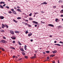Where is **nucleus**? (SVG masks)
Wrapping results in <instances>:
<instances>
[{
	"mask_svg": "<svg viewBox=\"0 0 63 63\" xmlns=\"http://www.w3.org/2000/svg\"><path fill=\"white\" fill-rule=\"evenodd\" d=\"M2 26L4 27H6L7 28H8L9 27V26H8L7 25L5 24L4 25L3 24H2Z\"/></svg>",
	"mask_w": 63,
	"mask_h": 63,
	"instance_id": "nucleus-1",
	"label": "nucleus"
},
{
	"mask_svg": "<svg viewBox=\"0 0 63 63\" xmlns=\"http://www.w3.org/2000/svg\"><path fill=\"white\" fill-rule=\"evenodd\" d=\"M6 43V41L3 40H1L0 41V43Z\"/></svg>",
	"mask_w": 63,
	"mask_h": 63,
	"instance_id": "nucleus-2",
	"label": "nucleus"
},
{
	"mask_svg": "<svg viewBox=\"0 0 63 63\" xmlns=\"http://www.w3.org/2000/svg\"><path fill=\"white\" fill-rule=\"evenodd\" d=\"M48 26H51V27H54V25L52 24H49L48 25Z\"/></svg>",
	"mask_w": 63,
	"mask_h": 63,
	"instance_id": "nucleus-3",
	"label": "nucleus"
},
{
	"mask_svg": "<svg viewBox=\"0 0 63 63\" xmlns=\"http://www.w3.org/2000/svg\"><path fill=\"white\" fill-rule=\"evenodd\" d=\"M10 32L12 34V35H14V32H13V31H10Z\"/></svg>",
	"mask_w": 63,
	"mask_h": 63,
	"instance_id": "nucleus-4",
	"label": "nucleus"
},
{
	"mask_svg": "<svg viewBox=\"0 0 63 63\" xmlns=\"http://www.w3.org/2000/svg\"><path fill=\"white\" fill-rule=\"evenodd\" d=\"M0 49H1L2 51H5V49L2 47H0Z\"/></svg>",
	"mask_w": 63,
	"mask_h": 63,
	"instance_id": "nucleus-5",
	"label": "nucleus"
},
{
	"mask_svg": "<svg viewBox=\"0 0 63 63\" xmlns=\"http://www.w3.org/2000/svg\"><path fill=\"white\" fill-rule=\"evenodd\" d=\"M32 22L33 23H35L36 24H38V22L36 21H33Z\"/></svg>",
	"mask_w": 63,
	"mask_h": 63,
	"instance_id": "nucleus-6",
	"label": "nucleus"
},
{
	"mask_svg": "<svg viewBox=\"0 0 63 63\" xmlns=\"http://www.w3.org/2000/svg\"><path fill=\"white\" fill-rule=\"evenodd\" d=\"M4 18V17L3 16H0V19H3Z\"/></svg>",
	"mask_w": 63,
	"mask_h": 63,
	"instance_id": "nucleus-7",
	"label": "nucleus"
},
{
	"mask_svg": "<svg viewBox=\"0 0 63 63\" xmlns=\"http://www.w3.org/2000/svg\"><path fill=\"white\" fill-rule=\"evenodd\" d=\"M17 11L18 12H21L22 11L20 10V9H17Z\"/></svg>",
	"mask_w": 63,
	"mask_h": 63,
	"instance_id": "nucleus-8",
	"label": "nucleus"
},
{
	"mask_svg": "<svg viewBox=\"0 0 63 63\" xmlns=\"http://www.w3.org/2000/svg\"><path fill=\"white\" fill-rule=\"evenodd\" d=\"M54 45H56L58 46H59V47H61V45L59 44H54Z\"/></svg>",
	"mask_w": 63,
	"mask_h": 63,
	"instance_id": "nucleus-9",
	"label": "nucleus"
},
{
	"mask_svg": "<svg viewBox=\"0 0 63 63\" xmlns=\"http://www.w3.org/2000/svg\"><path fill=\"white\" fill-rule=\"evenodd\" d=\"M36 57L34 56H32V57H31V59H34V58H35Z\"/></svg>",
	"mask_w": 63,
	"mask_h": 63,
	"instance_id": "nucleus-10",
	"label": "nucleus"
},
{
	"mask_svg": "<svg viewBox=\"0 0 63 63\" xmlns=\"http://www.w3.org/2000/svg\"><path fill=\"white\" fill-rule=\"evenodd\" d=\"M13 13L14 14H15V15H16L17 14L16 13V11H13Z\"/></svg>",
	"mask_w": 63,
	"mask_h": 63,
	"instance_id": "nucleus-11",
	"label": "nucleus"
},
{
	"mask_svg": "<svg viewBox=\"0 0 63 63\" xmlns=\"http://www.w3.org/2000/svg\"><path fill=\"white\" fill-rule=\"evenodd\" d=\"M15 33H19V32L18 31H15Z\"/></svg>",
	"mask_w": 63,
	"mask_h": 63,
	"instance_id": "nucleus-12",
	"label": "nucleus"
},
{
	"mask_svg": "<svg viewBox=\"0 0 63 63\" xmlns=\"http://www.w3.org/2000/svg\"><path fill=\"white\" fill-rule=\"evenodd\" d=\"M47 3L46 2H44L43 3H42V4H47Z\"/></svg>",
	"mask_w": 63,
	"mask_h": 63,
	"instance_id": "nucleus-13",
	"label": "nucleus"
},
{
	"mask_svg": "<svg viewBox=\"0 0 63 63\" xmlns=\"http://www.w3.org/2000/svg\"><path fill=\"white\" fill-rule=\"evenodd\" d=\"M57 52V51L55 50L53 52V53H55Z\"/></svg>",
	"mask_w": 63,
	"mask_h": 63,
	"instance_id": "nucleus-14",
	"label": "nucleus"
},
{
	"mask_svg": "<svg viewBox=\"0 0 63 63\" xmlns=\"http://www.w3.org/2000/svg\"><path fill=\"white\" fill-rule=\"evenodd\" d=\"M13 21L14 22H15L16 23H17V21L16 20H15L14 19H13Z\"/></svg>",
	"mask_w": 63,
	"mask_h": 63,
	"instance_id": "nucleus-15",
	"label": "nucleus"
},
{
	"mask_svg": "<svg viewBox=\"0 0 63 63\" xmlns=\"http://www.w3.org/2000/svg\"><path fill=\"white\" fill-rule=\"evenodd\" d=\"M32 33H30L28 34V35L29 37H30V36H31V35H32Z\"/></svg>",
	"mask_w": 63,
	"mask_h": 63,
	"instance_id": "nucleus-16",
	"label": "nucleus"
},
{
	"mask_svg": "<svg viewBox=\"0 0 63 63\" xmlns=\"http://www.w3.org/2000/svg\"><path fill=\"white\" fill-rule=\"evenodd\" d=\"M18 43L19 44V45H20V46H21V44L20 43V42L19 41H18Z\"/></svg>",
	"mask_w": 63,
	"mask_h": 63,
	"instance_id": "nucleus-17",
	"label": "nucleus"
},
{
	"mask_svg": "<svg viewBox=\"0 0 63 63\" xmlns=\"http://www.w3.org/2000/svg\"><path fill=\"white\" fill-rule=\"evenodd\" d=\"M20 50H21V51H23V52L24 51V50H23V48H21L20 49Z\"/></svg>",
	"mask_w": 63,
	"mask_h": 63,
	"instance_id": "nucleus-18",
	"label": "nucleus"
},
{
	"mask_svg": "<svg viewBox=\"0 0 63 63\" xmlns=\"http://www.w3.org/2000/svg\"><path fill=\"white\" fill-rule=\"evenodd\" d=\"M55 21L56 22H58V18H56L55 19Z\"/></svg>",
	"mask_w": 63,
	"mask_h": 63,
	"instance_id": "nucleus-19",
	"label": "nucleus"
},
{
	"mask_svg": "<svg viewBox=\"0 0 63 63\" xmlns=\"http://www.w3.org/2000/svg\"><path fill=\"white\" fill-rule=\"evenodd\" d=\"M54 56H55V55H50V57H53Z\"/></svg>",
	"mask_w": 63,
	"mask_h": 63,
	"instance_id": "nucleus-20",
	"label": "nucleus"
},
{
	"mask_svg": "<svg viewBox=\"0 0 63 63\" xmlns=\"http://www.w3.org/2000/svg\"><path fill=\"white\" fill-rule=\"evenodd\" d=\"M61 13H63V9L62 10L60 11Z\"/></svg>",
	"mask_w": 63,
	"mask_h": 63,
	"instance_id": "nucleus-21",
	"label": "nucleus"
},
{
	"mask_svg": "<svg viewBox=\"0 0 63 63\" xmlns=\"http://www.w3.org/2000/svg\"><path fill=\"white\" fill-rule=\"evenodd\" d=\"M25 57L26 58V59H28V56H25Z\"/></svg>",
	"mask_w": 63,
	"mask_h": 63,
	"instance_id": "nucleus-22",
	"label": "nucleus"
},
{
	"mask_svg": "<svg viewBox=\"0 0 63 63\" xmlns=\"http://www.w3.org/2000/svg\"><path fill=\"white\" fill-rule=\"evenodd\" d=\"M22 53L23 55H25V53L24 52H22Z\"/></svg>",
	"mask_w": 63,
	"mask_h": 63,
	"instance_id": "nucleus-23",
	"label": "nucleus"
},
{
	"mask_svg": "<svg viewBox=\"0 0 63 63\" xmlns=\"http://www.w3.org/2000/svg\"><path fill=\"white\" fill-rule=\"evenodd\" d=\"M21 18V17H19L17 18V19H20Z\"/></svg>",
	"mask_w": 63,
	"mask_h": 63,
	"instance_id": "nucleus-24",
	"label": "nucleus"
},
{
	"mask_svg": "<svg viewBox=\"0 0 63 63\" xmlns=\"http://www.w3.org/2000/svg\"><path fill=\"white\" fill-rule=\"evenodd\" d=\"M32 14L31 13H30V14L29 15V16H32Z\"/></svg>",
	"mask_w": 63,
	"mask_h": 63,
	"instance_id": "nucleus-25",
	"label": "nucleus"
},
{
	"mask_svg": "<svg viewBox=\"0 0 63 63\" xmlns=\"http://www.w3.org/2000/svg\"><path fill=\"white\" fill-rule=\"evenodd\" d=\"M0 8H1V9H3V8H4L3 7L1 6V5H0Z\"/></svg>",
	"mask_w": 63,
	"mask_h": 63,
	"instance_id": "nucleus-26",
	"label": "nucleus"
},
{
	"mask_svg": "<svg viewBox=\"0 0 63 63\" xmlns=\"http://www.w3.org/2000/svg\"><path fill=\"white\" fill-rule=\"evenodd\" d=\"M45 52H46V53H49V51H46Z\"/></svg>",
	"mask_w": 63,
	"mask_h": 63,
	"instance_id": "nucleus-27",
	"label": "nucleus"
},
{
	"mask_svg": "<svg viewBox=\"0 0 63 63\" xmlns=\"http://www.w3.org/2000/svg\"><path fill=\"white\" fill-rule=\"evenodd\" d=\"M12 39H13L14 40H15L16 39V37H12L11 38Z\"/></svg>",
	"mask_w": 63,
	"mask_h": 63,
	"instance_id": "nucleus-28",
	"label": "nucleus"
},
{
	"mask_svg": "<svg viewBox=\"0 0 63 63\" xmlns=\"http://www.w3.org/2000/svg\"><path fill=\"white\" fill-rule=\"evenodd\" d=\"M58 28H61V26H58Z\"/></svg>",
	"mask_w": 63,
	"mask_h": 63,
	"instance_id": "nucleus-29",
	"label": "nucleus"
},
{
	"mask_svg": "<svg viewBox=\"0 0 63 63\" xmlns=\"http://www.w3.org/2000/svg\"><path fill=\"white\" fill-rule=\"evenodd\" d=\"M1 32H5V31L3 30H2L1 31Z\"/></svg>",
	"mask_w": 63,
	"mask_h": 63,
	"instance_id": "nucleus-30",
	"label": "nucleus"
},
{
	"mask_svg": "<svg viewBox=\"0 0 63 63\" xmlns=\"http://www.w3.org/2000/svg\"><path fill=\"white\" fill-rule=\"evenodd\" d=\"M29 19L30 20H32V18H29Z\"/></svg>",
	"mask_w": 63,
	"mask_h": 63,
	"instance_id": "nucleus-31",
	"label": "nucleus"
},
{
	"mask_svg": "<svg viewBox=\"0 0 63 63\" xmlns=\"http://www.w3.org/2000/svg\"><path fill=\"white\" fill-rule=\"evenodd\" d=\"M3 2L1 1L0 2V4H3Z\"/></svg>",
	"mask_w": 63,
	"mask_h": 63,
	"instance_id": "nucleus-32",
	"label": "nucleus"
},
{
	"mask_svg": "<svg viewBox=\"0 0 63 63\" xmlns=\"http://www.w3.org/2000/svg\"><path fill=\"white\" fill-rule=\"evenodd\" d=\"M56 7V6H54L53 8H54V9H55Z\"/></svg>",
	"mask_w": 63,
	"mask_h": 63,
	"instance_id": "nucleus-33",
	"label": "nucleus"
},
{
	"mask_svg": "<svg viewBox=\"0 0 63 63\" xmlns=\"http://www.w3.org/2000/svg\"><path fill=\"white\" fill-rule=\"evenodd\" d=\"M24 24H25V25H28V24L27 23H25Z\"/></svg>",
	"mask_w": 63,
	"mask_h": 63,
	"instance_id": "nucleus-34",
	"label": "nucleus"
},
{
	"mask_svg": "<svg viewBox=\"0 0 63 63\" xmlns=\"http://www.w3.org/2000/svg\"><path fill=\"white\" fill-rule=\"evenodd\" d=\"M3 38L4 39H6V38L5 37H3Z\"/></svg>",
	"mask_w": 63,
	"mask_h": 63,
	"instance_id": "nucleus-35",
	"label": "nucleus"
},
{
	"mask_svg": "<svg viewBox=\"0 0 63 63\" xmlns=\"http://www.w3.org/2000/svg\"><path fill=\"white\" fill-rule=\"evenodd\" d=\"M15 43H16L15 41H13V44H15Z\"/></svg>",
	"mask_w": 63,
	"mask_h": 63,
	"instance_id": "nucleus-36",
	"label": "nucleus"
},
{
	"mask_svg": "<svg viewBox=\"0 0 63 63\" xmlns=\"http://www.w3.org/2000/svg\"><path fill=\"white\" fill-rule=\"evenodd\" d=\"M5 7L7 9H9V6H6Z\"/></svg>",
	"mask_w": 63,
	"mask_h": 63,
	"instance_id": "nucleus-37",
	"label": "nucleus"
},
{
	"mask_svg": "<svg viewBox=\"0 0 63 63\" xmlns=\"http://www.w3.org/2000/svg\"><path fill=\"white\" fill-rule=\"evenodd\" d=\"M11 10L12 11H13H13H14V9H11Z\"/></svg>",
	"mask_w": 63,
	"mask_h": 63,
	"instance_id": "nucleus-38",
	"label": "nucleus"
},
{
	"mask_svg": "<svg viewBox=\"0 0 63 63\" xmlns=\"http://www.w3.org/2000/svg\"><path fill=\"white\" fill-rule=\"evenodd\" d=\"M26 34H27V33H28V32H27V31H26V32H25Z\"/></svg>",
	"mask_w": 63,
	"mask_h": 63,
	"instance_id": "nucleus-39",
	"label": "nucleus"
},
{
	"mask_svg": "<svg viewBox=\"0 0 63 63\" xmlns=\"http://www.w3.org/2000/svg\"><path fill=\"white\" fill-rule=\"evenodd\" d=\"M59 43H61V44H63V42H62V41H60V42H59Z\"/></svg>",
	"mask_w": 63,
	"mask_h": 63,
	"instance_id": "nucleus-40",
	"label": "nucleus"
},
{
	"mask_svg": "<svg viewBox=\"0 0 63 63\" xmlns=\"http://www.w3.org/2000/svg\"><path fill=\"white\" fill-rule=\"evenodd\" d=\"M9 14H12V12H11V11H10L9 12Z\"/></svg>",
	"mask_w": 63,
	"mask_h": 63,
	"instance_id": "nucleus-41",
	"label": "nucleus"
},
{
	"mask_svg": "<svg viewBox=\"0 0 63 63\" xmlns=\"http://www.w3.org/2000/svg\"><path fill=\"white\" fill-rule=\"evenodd\" d=\"M47 59H49V57L48 56L47 57Z\"/></svg>",
	"mask_w": 63,
	"mask_h": 63,
	"instance_id": "nucleus-42",
	"label": "nucleus"
},
{
	"mask_svg": "<svg viewBox=\"0 0 63 63\" xmlns=\"http://www.w3.org/2000/svg\"><path fill=\"white\" fill-rule=\"evenodd\" d=\"M12 49H14V50L16 49L14 47H13Z\"/></svg>",
	"mask_w": 63,
	"mask_h": 63,
	"instance_id": "nucleus-43",
	"label": "nucleus"
},
{
	"mask_svg": "<svg viewBox=\"0 0 63 63\" xmlns=\"http://www.w3.org/2000/svg\"><path fill=\"white\" fill-rule=\"evenodd\" d=\"M34 14H35V15H36L37 14H39V13L37 12L36 13H35Z\"/></svg>",
	"mask_w": 63,
	"mask_h": 63,
	"instance_id": "nucleus-44",
	"label": "nucleus"
},
{
	"mask_svg": "<svg viewBox=\"0 0 63 63\" xmlns=\"http://www.w3.org/2000/svg\"><path fill=\"white\" fill-rule=\"evenodd\" d=\"M12 57L13 58H15V57H16L14 55Z\"/></svg>",
	"mask_w": 63,
	"mask_h": 63,
	"instance_id": "nucleus-45",
	"label": "nucleus"
},
{
	"mask_svg": "<svg viewBox=\"0 0 63 63\" xmlns=\"http://www.w3.org/2000/svg\"><path fill=\"white\" fill-rule=\"evenodd\" d=\"M17 8H18V9H20V7H19L18 6H17Z\"/></svg>",
	"mask_w": 63,
	"mask_h": 63,
	"instance_id": "nucleus-46",
	"label": "nucleus"
},
{
	"mask_svg": "<svg viewBox=\"0 0 63 63\" xmlns=\"http://www.w3.org/2000/svg\"><path fill=\"white\" fill-rule=\"evenodd\" d=\"M24 47H27V46H26V45H25Z\"/></svg>",
	"mask_w": 63,
	"mask_h": 63,
	"instance_id": "nucleus-47",
	"label": "nucleus"
},
{
	"mask_svg": "<svg viewBox=\"0 0 63 63\" xmlns=\"http://www.w3.org/2000/svg\"><path fill=\"white\" fill-rule=\"evenodd\" d=\"M35 53H37V50H35Z\"/></svg>",
	"mask_w": 63,
	"mask_h": 63,
	"instance_id": "nucleus-48",
	"label": "nucleus"
},
{
	"mask_svg": "<svg viewBox=\"0 0 63 63\" xmlns=\"http://www.w3.org/2000/svg\"><path fill=\"white\" fill-rule=\"evenodd\" d=\"M5 6H6V4H5L3 5V7H5Z\"/></svg>",
	"mask_w": 63,
	"mask_h": 63,
	"instance_id": "nucleus-49",
	"label": "nucleus"
},
{
	"mask_svg": "<svg viewBox=\"0 0 63 63\" xmlns=\"http://www.w3.org/2000/svg\"><path fill=\"white\" fill-rule=\"evenodd\" d=\"M46 23L45 22H42L41 23Z\"/></svg>",
	"mask_w": 63,
	"mask_h": 63,
	"instance_id": "nucleus-50",
	"label": "nucleus"
},
{
	"mask_svg": "<svg viewBox=\"0 0 63 63\" xmlns=\"http://www.w3.org/2000/svg\"><path fill=\"white\" fill-rule=\"evenodd\" d=\"M25 50H26L27 49V48H26V47H25Z\"/></svg>",
	"mask_w": 63,
	"mask_h": 63,
	"instance_id": "nucleus-51",
	"label": "nucleus"
},
{
	"mask_svg": "<svg viewBox=\"0 0 63 63\" xmlns=\"http://www.w3.org/2000/svg\"><path fill=\"white\" fill-rule=\"evenodd\" d=\"M54 43H57V41H55L54 42Z\"/></svg>",
	"mask_w": 63,
	"mask_h": 63,
	"instance_id": "nucleus-52",
	"label": "nucleus"
},
{
	"mask_svg": "<svg viewBox=\"0 0 63 63\" xmlns=\"http://www.w3.org/2000/svg\"><path fill=\"white\" fill-rule=\"evenodd\" d=\"M34 26L35 27H37V25H35Z\"/></svg>",
	"mask_w": 63,
	"mask_h": 63,
	"instance_id": "nucleus-53",
	"label": "nucleus"
},
{
	"mask_svg": "<svg viewBox=\"0 0 63 63\" xmlns=\"http://www.w3.org/2000/svg\"><path fill=\"white\" fill-rule=\"evenodd\" d=\"M61 17H63V15H61Z\"/></svg>",
	"mask_w": 63,
	"mask_h": 63,
	"instance_id": "nucleus-54",
	"label": "nucleus"
},
{
	"mask_svg": "<svg viewBox=\"0 0 63 63\" xmlns=\"http://www.w3.org/2000/svg\"><path fill=\"white\" fill-rule=\"evenodd\" d=\"M13 47H11L10 48H11L12 49L13 48Z\"/></svg>",
	"mask_w": 63,
	"mask_h": 63,
	"instance_id": "nucleus-55",
	"label": "nucleus"
},
{
	"mask_svg": "<svg viewBox=\"0 0 63 63\" xmlns=\"http://www.w3.org/2000/svg\"><path fill=\"white\" fill-rule=\"evenodd\" d=\"M61 7V8H63V5H62Z\"/></svg>",
	"mask_w": 63,
	"mask_h": 63,
	"instance_id": "nucleus-56",
	"label": "nucleus"
},
{
	"mask_svg": "<svg viewBox=\"0 0 63 63\" xmlns=\"http://www.w3.org/2000/svg\"><path fill=\"white\" fill-rule=\"evenodd\" d=\"M58 63H59V60H58Z\"/></svg>",
	"mask_w": 63,
	"mask_h": 63,
	"instance_id": "nucleus-57",
	"label": "nucleus"
},
{
	"mask_svg": "<svg viewBox=\"0 0 63 63\" xmlns=\"http://www.w3.org/2000/svg\"><path fill=\"white\" fill-rule=\"evenodd\" d=\"M14 9H15V10H16V7H15L14 8Z\"/></svg>",
	"mask_w": 63,
	"mask_h": 63,
	"instance_id": "nucleus-58",
	"label": "nucleus"
},
{
	"mask_svg": "<svg viewBox=\"0 0 63 63\" xmlns=\"http://www.w3.org/2000/svg\"><path fill=\"white\" fill-rule=\"evenodd\" d=\"M41 13H44V12L43 11H41Z\"/></svg>",
	"mask_w": 63,
	"mask_h": 63,
	"instance_id": "nucleus-59",
	"label": "nucleus"
},
{
	"mask_svg": "<svg viewBox=\"0 0 63 63\" xmlns=\"http://www.w3.org/2000/svg\"><path fill=\"white\" fill-rule=\"evenodd\" d=\"M52 63H55V62L54 61H53L52 62Z\"/></svg>",
	"mask_w": 63,
	"mask_h": 63,
	"instance_id": "nucleus-60",
	"label": "nucleus"
},
{
	"mask_svg": "<svg viewBox=\"0 0 63 63\" xmlns=\"http://www.w3.org/2000/svg\"><path fill=\"white\" fill-rule=\"evenodd\" d=\"M25 21H28V20H25Z\"/></svg>",
	"mask_w": 63,
	"mask_h": 63,
	"instance_id": "nucleus-61",
	"label": "nucleus"
},
{
	"mask_svg": "<svg viewBox=\"0 0 63 63\" xmlns=\"http://www.w3.org/2000/svg\"><path fill=\"white\" fill-rule=\"evenodd\" d=\"M31 42H32V41H33V40H32V39H31Z\"/></svg>",
	"mask_w": 63,
	"mask_h": 63,
	"instance_id": "nucleus-62",
	"label": "nucleus"
},
{
	"mask_svg": "<svg viewBox=\"0 0 63 63\" xmlns=\"http://www.w3.org/2000/svg\"><path fill=\"white\" fill-rule=\"evenodd\" d=\"M43 53V54H45V52H44Z\"/></svg>",
	"mask_w": 63,
	"mask_h": 63,
	"instance_id": "nucleus-63",
	"label": "nucleus"
},
{
	"mask_svg": "<svg viewBox=\"0 0 63 63\" xmlns=\"http://www.w3.org/2000/svg\"><path fill=\"white\" fill-rule=\"evenodd\" d=\"M29 27H31V26L30 25H29Z\"/></svg>",
	"mask_w": 63,
	"mask_h": 63,
	"instance_id": "nucleus-64",
	"label": "nucleus"
}]
</instances>
